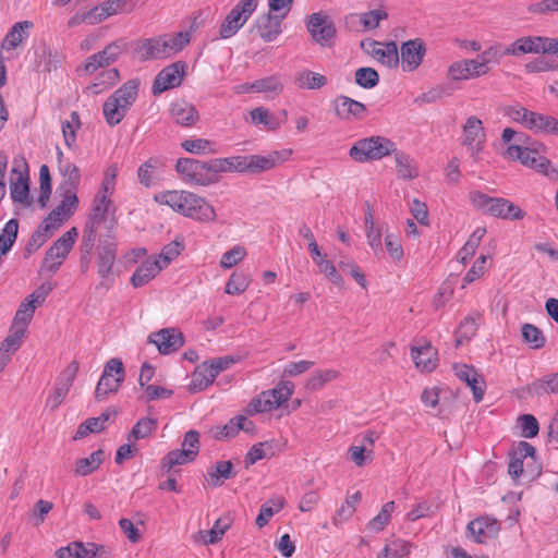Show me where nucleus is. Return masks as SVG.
<instances>
[{
	"label": "nucleus",
	"mask_w": 558,
	"mask_h": 558,
	"mask_svg": "<svg viewBox=\"0 0 558 558\" xmlns=\"http://www.w3.org/2000/svg\"><path fill=\"white\" fill-rule=\"evenodd\" d=\"M123 47L122 40L112 41L101 51L89 56L83 64L84 72L90 75L98 69L110 65L119 58Z\"/></svg>",
	"instance_id": "f3484780"
},
{
	"label": "nucleus",
	"mask_w": 558,
	"mask_h": 558,
	"mask_svg": "<svg viewBox=\"0 0 558 558\" xmlns=\"http://www.w3.org/2000/svg\"><path fill=\"white\" fill-rule=\"evenodd\" d=\"M558 41L557 39L542 37V36H526L520 37L504 50V54L508 56H522L525 53H557Z\"/></svg>",
	"instance_id": "0eeeda50"
},
{
	"label": "nucleus",
	"mask_w": 558,
	"mask_h": 558,
	"mask_svg": "<svg viewBox=\"0 0 558 558\" xmlns=\"http://www.w3.org/2000/svg\"><path fill=\"white\" fill-rule=\"evenodd\" d=\"M197 457V450L174 449L169 451L161 460V468L170 472L177 465L192 462Z\"/></svg>",
	"instance_id": "473e14b6"
},
{
	"label": "nucleus",
	"mask_w": 558,
	"mask_h": 558,
	"mask_svg": "<svg viewBox=\"0 0 558 558\" xmlns=\"http://www.w3.org/2000/svg\"><path fill=\"white\" fill-rule=\"evenodd\" d=\"M485 141L486 134L482 121L474 116L469 117L463 126L462 144L468 147L474 159H477V155L483 150Z\"/></svg>",
	"instance_id": "dca6fc26"
},
{
	"label": "nucleus",
	"mask_w": 558,
	"mask_h": 558,
	"mask_svg": "<svg viewBox=\"0 0 558 558\" xmlns=\"http://www.w3.org/2000/svg\"><path fill=\"white\" fill-rule=\"evenodd\" d=\"M412 544L403 539H393L386 544L377 558H402L411 551Z\"/></svg>",
	"instance_id": "3c124183"
},
{
	"label": "nucleus",
	"mask_w": 558,
	"mask_h": 558,
	"mask_svg": "<svg viewBox=\"0 0 558 558\" xmlns=\"http://www.w3.org/2000/svg\"><path fill=\"white\" fill-rule=\"evenodd\" d=\"M175 170L191 184L207 186L218 182V177L214 174L210 160L202 161L194 158H179L175 163Z\"/></svg>",
	"instance_id": "39448f33"
},
{
	"label": "nucleus",
	"mask_w": 558,
	"mask_h": 558,
	"mask_svg": "<svg viewBox=\"0 0 558 558\" xmlns=\"http://www.w3.org/2000/svg\"><path fill=\"white\" fill-rule=\"evenodd\" d=\"M396 153V143L390 138L376 135L357 140L349 150V156L356 162L380 160Z\"/></svg>",
	"instance_id": "7ed1b4c3"
},
{
	"label": "nucleus",
	"mask_w": 558,
	"mask_h": 558,
	"mask_svg": "<svg viewBox=\"0 0 558 558\" xmlns=\"http://www.w3.org/2000/svg\"><path fill=\"white\" fill-rule=\"evenodd\" d=\"M306 26L313 39L322 46L328 45L336 35L333 23L320 12L311 14Z\"/></svg>",
	"instance_id": "6ab92c4d"
},
{
	"label": "nucleus",
	"mask_w": 558,
	"mask_h": 558,
	"mask_svg": "<svg viewBox=\"0 0 558 558\" xmlns=\"http://www.w3.org/2000/svg\"><path fill=\"white\" fill-rule=\"evenodd\" d=\"M395 160L398 175L404 180H411L417 177V170L413 163V159L403 151L396 149Z\"/></svg>",
	"instance_id": "c03bdc74"
},
{
	"label": "nucleus",
	"mask_w": 558,
	"mask_h": 558,
	"mask_svg": "<svg viewBox=\"0 0 558 558\" xmlns=\"http://www.w3.org/2000/svg\"><path fill=\"white\" fill-rule=\"evenodd\" d=\"M436 355L437 352L430 343H426L420 348H411V356L415 363V366L425 372H432L436 368Z\"/></svg>",
	"instance_id": "c85d7f7f"
},
{
	"label": "nucleus",
	"mask_w": 558,
	"mask_h": 558,
	"mask_svg": "<svg viewBox=\"0 0 558 558\" xmlns=\"http://www.w3.org/2000/svg\"><path fill=\"white\" fill-rule=\"evenodd\" d=\"M77 236V229L73 227L56 240L46 252L43 268L47 271L56 272L71 252Z\"/></svg>",
	"instance_id": "6e6552de"
},
{
	"label": "nucleus",
	"mask_w": 558,
	"mask_h": 558,
	"mask_svg": "<svg viewBox=\"0 0 558 558\" xmlns=\"http://www.w3.org/2000/svg\"><path fill=\"white\" fill-rule=\"evenodd\" d=\"M251 279L244 272L234 271L226 283L225 292L236 295L243 293L250 286Z\"/></svg>",
	"instance_id": "13d9d810"
},
{
	"label": "nucleus",
	"mask_w": 558,
	"mask_h": 558,
	"mask_svg": "<svg viewBox=\"0 0 558 558\" xmlns=\"http://www.w3.org/2000/svg\"><path fill=\"white\" fill-rule=\"evenodd\" d=\"M531 395L541 397L544 395H558V372L543 376L529 386Z\"/></svg>",
	"instance_id": "ea45409f"
},
{
	"label": "nucleus",
	"mask_w": 558,
	"mask_h": 558,
	"mask_svg": "<svg viewBox=\"0 0 558 558\" xmlns=\"http://www.w3.org/2000/svg\"><path fill=\"white\" fill-rule=\"evenodd\" d=\"M189 43V32L165 34L136 41L134 52L141 61L166 59L183 50Z\"/></svg>",
	"instance_id": "f03ea898"
},
{
	"label": "nucleus",
	"mask_w": 558,
	"mask_h": 558,
	"mask_svg": "<svg viewBox=\"0 0 558 558\" xmlns=\"http://www.w3.org/2000/svg\"><path fill=\"white\" fill-rule=\"evenodd\" d=\"M271 12L260 14L250 29L266 43L274 41L281 34V22L287 15H274Z\"/></svg>",
	"instance_id": "a211bd4d"
},
{
	"label": "nucleus",
	"mask_w": 558,
	"mask_h": 558,
	"mask_svg": "<svg viewBox=\"0 0 558 558\" xmlns=\"http://www.w3.org/2000/svg\"><path fill=\"white\" fill-rule=\"evenodd\" d=\"M162 269L160 259L148 258L133 272L131 283L134 288L143 287L154 279Z\"/></svg>",
	"instance_id": "bb28decb"
},
{
	"label": "nucleus",
	"mask_w": 558,
	"mask_h": 558,
	"mask_svg": "<svg viewBox=\"0 0 558 558\" xmlns=\"http://www.w3.org/2000/svg\"><path fill=\"white\" fill-rule=\"evenodd\" d=\"M521 335L523 341L534 350H538L545 347L546 338L543 331L533 324H523L521 327Z\"/></svg>",
	"instance_id": "37998d69"
},
{
	"label": "nucleus",
	"mask_w": 558,
	"mask_h": 558,
	"mask_svg": "<svg viewBox=\"0 0 558 558\" xmlns=\"http://www.w3.org/2000/svg\"><path fill=\"white\" fill-rule=\"evenodd\" d=\"M505 156L511 160H519L523 166L534 169L538 158L543 155L536 148L521 144L509 145Z\"/></svg>",
	"instance_id": "cd10ccee"
},
{
	"label": "nucleus",
	"mask_w": 558,
	"mask_h": 558,
	"mask_svg": "<svg viewBox=\"0 0 558 558\" xmlns=\"http://www.w3.org/2000/svg\"><path fill=\"white\" fill-rule=\"evenodd\" d=\"M236 476L231 461H218L208 469L207 481L211 487H220L225 481Z\"/></svg>",
	"instance_id": "c756f323"
},
{
	"label": "nucleus",
	"mask_w": 558,
	"mask_h": 558,
	"mask_svg": "<svg viewBox=\"0 0 558 558\" xmlns=\"http://www.w3.org/2000/svg\"><path fill=\"white\" fill-rule=\"evenodd\" d=\"M170 116L178 125L183 128L194 126L199 120L196 108L186 101L173 102L170 107Z\"/></svg>",
	"instance_id": "393cba45"
},
{
	"label": "nucleus",
	"mask_w": 558,
	"mask_h": 558,
	"mask_svg": "<svg viewBox=\"0 0 558 558\" xmlns=\"http://www.w3.org/2000/svg\"><path fill=\"white\" fill-rule=\"evenodd\" d=\"M268 447H272V441H263L255 444L245 454V468H250L260 459L272 457L275 454V450L266 451L265 448Z\"/></svg>",
	"instance_id": "6e6d98bb"
},
{
	"label": "nucleus",
	"mask_w": 558,
	"mask_h": 558,
	"mask_svg": "<svg viewBox=\"0 0 558 558\" xmlns=\"http://www.w3.org/2000/svg\"><path fill=\"white\" fill-rule=\"evenodd\" d=\"M111 204L112 202L108 195L102 194L101 191H98L94 198L92 213L85 227L99 230L101 225H104L108 231L107 233H113L116 220L114 218L108 219L107 217Z\"/></svg>",
	"instance_id": "4468645a"
},
{
	"label": "nucleus",
	"mask_w": 558,
	"mask_h": 558,
	"mask_svg": "<svg viewBox=\"0 0 558 558\" xmlns=\"http://www.w3.org/2000/svg\"><path fill=\"white\" fill-rule=\"evenodd\" d=\"M14 167L11 170V186L10 194L14 203H20L25 207H29L33 204V199L29 197V177L28 168L24 158L14 159Z\"/></svg>",
	"instance_id": "9b49d317"
},
{
	"label": "nucleus",
	"mask_w": 558,
	"mask_h": 558,
	"mask_svg": "<svg viewBox=\"0 0 558 558\" xmlns=\"http://www.w3.org/2000/svg\"><path fill=\"white\" fill-rule=\"evenodd\" d=\"M243 426L238 421V416L231 418L225 426H215L210 428V434L217 440L229 439L238 435Z\"/></svg>",
	"instance_id": "0e129e2a"
},
{
	"label": "nucleus",
	"mask_w": 558,
	"mask_h": 558,
	"mask_svg": "<svg viewBox=\"0 0 558 558\" xmlns=\"http://www.w3.org/2000/svg\"><path fill=\"white\" fill-rule=\"evenodd\" d=\"M277 408H279L277 401L270 398L269 392L263 391L259 396L250 401L247 404V413L253 415L269 412Z\"/></svg>",
	"instance_id": "09e8293b"
},
{
	"label": "nucleus",
	"mask_w": 558,
	"mask_h": 558,
	"mask_svg": "<svg viewBox=\"0 0 558 558\" xmlns=\"http://www.w3.org/2000/svg\"><path fill=\"white\" fill-rule=\"evenodd\" d=\"M118 242L114 233H107L99 239L97 245L96 265L97 272L102 280L114 277V264L117 260Z\"/></svg>",
	"instance_id": "9d476101"
},
{
	"label": "nucleus",
	"mask_w": 558,
	"mask_h": 558,
	"mask_svg": "<svg viewBox=\"0 0 558 558\" xmlns=\"http://www.w3.org/2000/svg\"><path fill=\"white\" fill-rule=\"evenodd\" d=\"M181 147L191 154L205 155L215 154V143L206 138H190L181 143Z\"/></svg>",
	"instance_id": "8fccbe9b"
},
{
	"label": "nucleus",
	"mask_w": 558,
	"mask_h": 558,
	"mask_svg": "<svg viewBox=\"0 0 558 558\" xmlns=\"http://www.w3.org/2000/svg\"><path fill=\"white\" fill-rule=\"evenodd\" d=\"M71 120L62 122V133L65 145L71 148L76 140V130L81 126L80 114L77 111H72Z\"/></svg>",
	"instance_id": "680f3d73"
},
{
	"label": "nucleus",
	"mask_w": 558,
	"mask_h": 558,
	"mask_svg": "<svg viewBox=\"0 0 558 558\" xmlns=\"http://www.w3.org/2000/svg\"><path fill=\"white\" fill-rule=\"evenodd\" d=\"M198 202H193L191 207L187 208L185 217L195 219L201 222H209L216 219V211L214 207L206 202L205 198L196 195Z\"/></svg>",
	"instance_id": "e433bc0d"
},
{
	"label": "nucleus",
	"mask_w": 558,
	"mask_h": 558,
	"mask_svg": "<svg viewBox=\"0 0 558 558\" xmlns=\"http://www.w3.org/2000/svg\"><path fill=\"white\" fill-rule=\"evenodd\" d=\"M361 48L387 68L393 69L399 64V51L395 41L380 44L366 39L361 41Z\"/></svg>",
	"instance_id": "ddd939ff"
},
{
	"label": "nucleus",
	"mask_w": 558,
	"mask_h": 558,
	"mask_svg": "<svg viewBox=\"0 0 558 558\" xmlns=\"http://www.w3.org/2000/svg\"><path fill=\"white\" fill-rule=\"evenodd\" d=\"M527 129L535 133L558 136V120L551 116L533 111Z\"/></svg>",
	"instance_id": "2f4dec72"
},
{
	"label": "nucleus",
	"mask_w": 558,
	"mask_h": 558,
	"mask_svg": "<svg viewBox=\"0 0 558 558\" xmlns=\"http://www.w3.org/2000/svg\"><path fill=\"white\" fill-rule=\"evenodd\" d=\"M294 82L299 88L319 89L327 84V77L323 74L303 70L295 74Z\"/></svg>",
	"instance_id": "a19ab883"
},
{
	"label": "nucleus",
	"mask_w": 558,
	"mask_h": 558,
	"mask_svg": "<svg viewBox=\"0 0 558 558\" xmlns=\"http://www.w3.org/2000/svg\"><path fill=\"white\" fill-rule=\"evenodd\" d=\"M338 376L339 372L336 369L316 371L308 378L305 387L308 390H318L323 388L325 384L336 379Z\"/></svg>",
	"instance_id": "052dcab7"
},
{
	"label": "nucleus",
	"mask_w": 558,
	"mask_h": 558,
	"mask_svg": "<svg viewBox=\"0 0 558 558\" xmlns=\"http://www.w3.org/2000/svg\"><path fill=\"white\" fill-rule=\"evenodd\" d=\"M128 110L116 97L111 96L102 105L105 120L110 126L118 125L126 116Z\"/></svg>",
	"instance_id": "58836bf2"
},
{
	"label": "nucleus",
	"mask_w": 558,
	"mask_h": 558,
	"mask_svg": "<svg viewBox=\"0 0 558 558\" xmlns=\"http://www.w3.org/2000/svg\"><path fill=\"white\" fill-rule=\"evenodd\" d=\"M154 199L161 205L171 207L174 211L186 216L187 208L196 199V194L189 191H166L155 195Z\"/></svg>",
	"instance_id": "aec40b11"
},
{
	"label": "nucleus",
	"mask_w": 558,
	"mask_h": 558,
	"mask_svg": "<svg viewBox=\"0 0 558 558\" xmlns=\"http://www.w3.org/2000/svg\"><path fill=\"white\" fill-rule=\"evenodd\" d=\"M185 68L186 64L183 61H177L163 68L154 80L151 86L153 95L157 96L168 89L180 86L185 75Z\"/></svg>",
	"instance_id": "f8f14e48"
},
{
	"label": "nucleus",
	"mask_w": 558,
	"mask_h": 558,
	"mask_svg": "<svg viewBox=\"0 0 558 558\" xmlns=\"http://www.w3.org/2000/svg\"><path fill=\"white\" fill-rule=\"evenodd\" d=\"M251 89L253 93H271L278 95L282 92L283 86L277 76H267L252 82Z\"/></svg>",
	"instance_id": "4d7b16f0"
},
{
	"label": "nucleus",
	"mask_w": 558,
	"mask_h": 558,
	"mask_svg": "<svg viewBox=\"0 0 558 558\" xmlns=\"http://www.w3.org/2000/svg\"><path fill=\"white\" fill-rule=\"evenodd\" d=\"M62 201L60 204L53 208L54 213H58V216L66 221L77 209L78 207V197L76 193H66L62 192Z\"/></svg>",
	"instance_id": "864d4df0"
},
{
	"label": "nucleus",
	"mask_w": 558,
	"mask_h": 558,
	"mask_svg": "<svg viewBox=\"0 0 558 558\" xmlns=\"http://www.w3.org/2000/svg\"><path fill=\"white\" fill-rule=\"evenodd\" d=\"M33 26L34 24L31 21L16 22L5 35L2 48L7 50L15 49L27 36L25 32Z\"/></svg>",
	"instance_id": "4c0bfd02"
},
{
	"label": "nucleus",
	"mask_w": 558,
	"mask_h": 558,
	"mask_svg": "<svg viewBox=\"0 0 558 558\" xmlns=\"http://www.w3.org/2000/svg\"><path fill=\"white\" fill-rule=\"evenodd\" d=\"M509 458L508 473L512 478L515 480L521 475H525L529 477V481H533L541 475L542 465L529 469V463H526L525 469L523 466L525 459H530L535 462V448L531 444L520 441L509 452Z\"/></svg>",
	"instance_id": "423d86ee"
},
{
	"label": "nucleus",
	"mask_w": 558,
	"mask_h": 558,
	"mask_svg": "<svg viewBox=\"0 0 558 558\" xmlns=\"http://www.w3.org/2000/svg\"><path fill=\"white\" fill-rule=\"evenodd\" d=\"M59 169L63 177V181L60 183L58 191L75 193V190L77 189L81 181L80 169L71 162L60 165Z\"/></svg>",
	"instance_id": "c9c22d12"
},
{
	"label": "nucleus",
	"mask_w": 558,
	"mask_h": 558,
	"mask_svg": "<svg viewBox=\"0 0 558 558\" xmlns=\"http://www.w3.org/2000/svg\"><path fill=\"white\" fill-rule=\"evenodd\" d=\"M252 122L256 125L263 124L268 131H277L281 126V120L279 117L272 116L268 109L264 107H257L251 112Z\"/></svg>",
	"instance_id": "79ce46f5"
},
{
	"label": "nucleus",
	"mask_w": 558,
	"mask_h": 558,
	"mask_svg": "<svg viewBox=\"0 0 558 558\" xmlns=\"http://www.w3.org/2000/svg\"><path fill=\"white\" fill-rule=\"evenodd\" d=\"M466 531L473 537V541L482 544L486 538L496 537L499 532L497 520L489 517H481L469 522Z\"/></svg>",
	"instance_id": "b1692460"
},
{
	"label": "nucleus",
	"mask_w": 558,
	"mask_h": 558,
	"mask_svg": "<svg viewBox=\"0 0 558 558\" xmlns=\"http://www.w3.org/2000/svg\"><path fill=\"white\" fill-rule=\"evenodd\" d=\"M266 391L269 392L271 399L277 401L278 407H281L291 398L294 391V385L292 381L282 380L275 388Z\"/></svg>",
	"instance_id": "69168bd1"
},
{
	"label": "nucleus",
	"mask_w": 558,
	"mask_h": 558,
	"mask_svg": "<svg viewBox=\"0 0 558 558\" xmlns=\"http://www.w3.org/2000/svg\"><path fill=\"white\" fill-rule=\"evenodd\" d=\"M256 8L257 0H240L223 20L219 28L220 38L228 39L235 35L247 22Z\"/></svg>",
	"instance_id": "1a4fd4ad"
},
{
	"label": "nucleus",
	"mask_w": 558,
	"mask_h": 558,
	"mask_svg": "<svg viewBox=\"0 0 558 558\" xmlns=\"http://www.w3.org/2000/svg\"><path fill=\"white\" fill-rule=\"evenodd\" d=\"M184 250V243L178 238L166 244L156 259H160L162 268H166L174 258H177Z\"/></svg>",
	"instance_id": "e2e57ef3"
},
{
	"label": "nucleus",
	"mask_w": 558,
	"mask_h": 558,
	"mask_svg": "<svg viewBox=\"0 0 558 558\" xmlns=\"http://www.w3.org/2000/svg\"><path fill=\"white\" fill-rule=\"evenodd\" d=\"M471 202L475 208L496 218L521 220L525 217V213L507 198L492 197L476 191L471 193Z\"/></svg>",
	"instance_id": "20e7f679"
},
{
	"label": "nucleus",
	"mask_w": 558,
	"mask_h": 558,
	"mask_svg": "<svg viewBox=\"0 0 558 558\" xmlns=\"http://www.w3.org/2000/svg\"><path fill=\"white\" fill-rule=\"evenodd\" d=\"M141 81L140 78H132L122 84L112 95L111 97H116L117 100L123 105L126 109H130L131 106L135 102L138 89H140Z\"/></svg>",
	"instance_id": "f704fd0d"
},
{
	"label": "nucleus",
	"mask_w": 558,
	"mask_h": 558,
	"mask_svg": "<svg viewBox=\"0 0 558 558\" xmlns=\"http://www.w3.org/2000/svg\"><path fill=\"white\" fill-rule=\"evenodd\" d=\"M355 83L365 89H371L379 83V74L374 68H360L354 74Z\"/></svg>",
	"instance_id": "5fc2aeb1"
},
{
	"label": "nucleus",
	"mask_w": 558,
	"mask_h": 558,
	"mask_svg": "<svg viewBox=\"0 0 558 558\" xmlns=\"http://www.w3.org/2000/svg\"><path fill=\"white\" fill-rule=\"evenodd\" d=\"M35 63L39 71L50 73L61 66L63 57L46 44H41L35 51Z\"/></svg>",
	"instance_id": "a878e982"
},
{
	"label": "nucleus",
	"mask_w": 558,
	"mask_h": 558,
	"mask_svg": "<svg viewBox=\"0 0 558 558\" xmlns=\"http://www.w3.org/2000/svg\"><path fill=\"white\" fill-rule=\"evenodd\" d=\"M77 558H112V550L110 547L96 544V543H83L77 548Z\"/></svg>",
	"instance_id": "de8ad7c7"
},
{
	"label": "nucleus",
	"mask_w": 558,
	"mask_h": 558,
	"mask_svg": "<svg viewBox=\"0 0 558 558\" xmlns=\"http://www.w3.org/2000/svg\"><path fill=\"white\" fill-rule=\"evenodd\" d=\"M105 459V451L98 449L89 454L87 458H81L75 461L73 473L76 476H87L96 471Z\"/></svg>",
	"instance_id": "72a5a7b5"
},
{
	"label": "nucleus",
	"mask_w": 558,
	"mask_h": 558,
	"mask_svg": "<svg viewBox=\"0 0 558 558\" xmlns=\"http://www.w3.org/2000/svg\"><path fill=\"white\" fill-rule=\"evenodd\" d=\"M245 255V248L243 246L236 245L222 254L220 266L225 269L232 268L234 265L241 262Z\"/></svg>",
	"instance_id": "774afa93"
},
{
	"label": "nucleus",
	"mask_w": 558,
	"mask_h": 558,
	"mask_svg": "<svg viewBox=\"0 0 558 558\" xmlns=\"http://www.w3.org/2000/svg\"><path fill=\"white\" fill-rule=\"evenodd\" d=\"M284 507L283 498L270 499L268 502L262 505L259 513L255 520L256 525L262 529L268 524L270 519L276 512H279Z\"/></svg>",
	"instance_id": "a18cd8bd"
},
{
	"label": "nucleus",
	"mask_w": 558,
	"mask_h": 558,
	"mask_svg": "<svg viewBox=\"0 0 558 558\" xmlns=\"http://www.w3.org/2000/svg\"><path fill=\"white\" fill-rule=\"evenodd\" d=\"M456 376L464 381L472 390L475 402H481L485 392V381L473 366L461 364L454 365Z\"/></svg>",
	"instance_id": "5701e85b"
},
{
	"label": "nucleus",
	"mask_w": 558,
	"mask_h": 558,
	"mask_svg": "<svg viewBox=\"0 0 558 558\" xmlns=\"http://www.w3.org/2000/svg\"><path fill=\"white\" fill-rule=\"evenodd\" d=\"M292 154L291 150L271 151L266 156L248 155L232 156L226 158L211 159V167L215 177L221 172H240V173H262L268 171L288 159Z\"/></svg>",
	"instance_id": "f257e3e1"
},
{
	"label": "nucleus",
	"mask_w": 558,
	"mask_h": 558,
	"mask_svg": "<svg viewBox=\"0 0 558 558\" xmlns=\"http://www.w3.org/2000/svg\"><path fill=\"white\" fill-rule=\"evenodd\" d=\"M402 69L407 72L416 70L426 53V47L421 38L410 39L401 45Z\"/></svg>",
	"instance_id": "412c9836"
},
{
	"label": "nucleus",
	"mask_w": 558,
	"mask_h": 558,
	"mask_svg": "<svg viewBox=\"0 0 558 558\" xmlns=\"http://www.w3.org/2000/svg\"><path fill=\"white\" fill-rule=\"evenodd\" d=\"M157 428V421L150 417L141 418L131 429L128 439H144Z\"/></svg>",
	"instance_id": "bf43d9fd"
},
{
	"label": "nucleus",
	"mask_w": 558,
	"mask_h": 558,
	"mask_svg": "<svg viewBox=\"0 0 558 558\" xmlns=\"http://www.w3.org/2000/svg\"><path fill=\"white\" fill-rule=\"evenodd\" d=\"M388 13L384 9L371 10L360 14V22L366 31L375 29L380 21L386 20Z\"/></svg>",
	"instance_id": "338daca9"
},
{
	"label": "nucleus",
	"mask_w": 558,
	"mask_h": 558,
	"mask_svg": "<svg viewBox=\"0 0 558 558\" xmlns=\"http://www.w3.org/2000/svg\"><path fill=\"white\" fill-rule=\"evenodd\" d=\"M148 342L156 344L160 354L167 355L182 348L185 339L178 328H163L151 332L148 336Z\"/></svg>",
	"instance_id": "2eb2a0df"
},
{
	"label": "nucleus",
	"mask_w": 558,
	"mask_h": 558,
	"mask_svg": "<svg viewBox=\"0 0 558 558\" xmlns=\"http://www.w3.org/2000/svg\"><path fill=\"white\" fill-rule=\"evenodd\" d=\"M19 231L17 219H10L0 233V252L8 253L13 246Z\"/></svg>",
	"instance_id": "603ef678"
},
{
	"label": "nucleus",
	"mask_w": 558,
	"mask_h": 558,
	"mask_svg": "<svg viewBox=\"0 0 558 558\" xmlns=\"http://www.w3.org/2000/svg\"><path fill=\"white\" fill-rule=\"evenodd\" d=\"M336 116L344 121L362 120L366 114V106L348 96L340 95L332 101Z\"/></svg>",
	"instance_id": "4be33fe9"
},
{
	"label": "nucleus",
	"mask_w": 558,
	"mask_h": 558,
	"mask_svg": "<svg viewBox=\"0 0 558 558\" xmlns=\"http://www.w3.org/2000/svg\"><path fill=\"white\" fill-rule=\"evenodd\" d=\"M232 524V519L230 515H223L218 518L213 527L209 531H199L195 538L198 536L202 538L205 545H213L218 543L225 533L230 529Z\"/></svg>",
	"instance_id": "7c9ffc66"
},
{
	"label": "nucleus",
	"mask_w": 558,
	"mask_h": 558,
	"mask_svg": "<svg viewBox=\"0 0 558 558\" xmlns=\"http://www.w3.org/2000/svg\"><path fill=\"white\" fill-rule=\"evenodd\" d=\"M122 383L119 378L109 376V373H102L95 390V399L98 402L104 401L109 393L117 392Z\"/></svg>",
	"instance_id": "49530a36"
}]
</instances>
